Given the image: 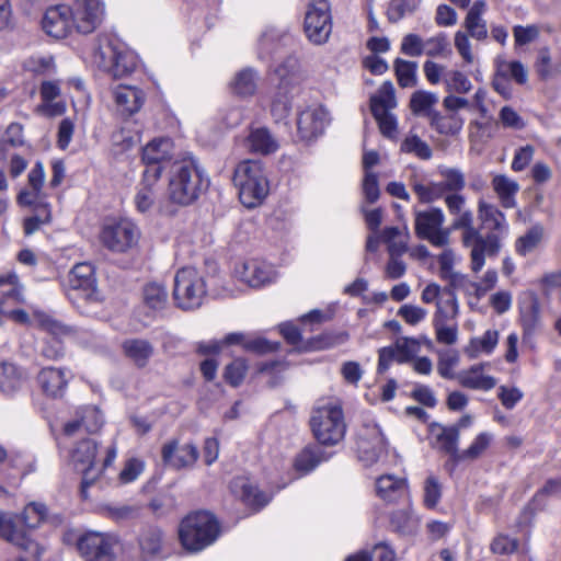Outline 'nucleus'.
<instances>
[{"label":"nucleus","mask_w":561,"mask_h":561,"mask_svg":"<svg viewBox=\"0 0 561 561\" xmlns=\"http://www.w3.org/2000/svg\"><path fill=\"white\" fill-rule=\"evenodd\" d=\"M117 456L114 446L108 447L103 460L99 457L98 444L91 438L78 442L69 453V465L81 476V494L87 497V490L94 484L103 471L110 467Z\"/></svg>","instance_id":"obj_1"},{"label":"nucleus","mask_w":561,"mask_h":561,"mask_svg":"<svg viewBox=\"0 0 561 561\" xmlns=\"http://www.w3.org/2000/svg\"><path fill=\"white\" fill-rule=\"evenodd\" d=\"M204 186L201 171L193 160H183L172 165L168 196L176 205L187 206L195 202Z\"/></svg>","instance_id":"obj_2"},{"label":"nucleus","mask_w":561,"mask_h":561,"mask_svg":"<svg viewBox=\"0 0 561 561\" xmlns=\"http://www.w3.org/2000/svg\"><path fill=\"white\" fill-rule=\"evenodd\" d=\"M240 202L248 208L260 206L270 192V184L262 164L259 161L240 162L233 175Z\"/></svg>","instance_id":"obj_3"},{"label":"nucleus","mask_w":561,"mask_h":561,"mask_svg":"<svg viewBox=\"0 0 561 561\" xmlns=\"http://www.w3.org/2000/svg\"><path fill=\"white\" fill-rule=\"evenodd\" d=\"M219 536L217 519L208 512L187 515L179 526V539L188 552H199Z\"/></svg>","instance_id":"obj_4"},{"label":"nucleus","mask_w":561,"mask_h":561,"mask_svg":"<svg viewBox=\"0 0 561 561\" xmlns=\"http://www.w3.org/2000/svg\"><path fill=\"white\" fill-rule=\"evenodd\" d=\"M310 426L320 444L340 443L346 431L341 404L333 400L320 402L312 411Z\"/></svg>","instance_id":"obj_5"},{"label":"nucleus","mask_w":561,"mask_h":561,"mask_svg":"<svg viewBox=\"0 0 561 561\" xmlns=\"http://www.w3.org/2000/svg\"><path fill=\"white\" fill-rule=\"evenodd\" d=\"M205 277L194 267H183L175 273L173 299L182 310L199 308L206 297Z\"/></svg>","instance_id":"obj_6"},{"label":"nucleus","mask_w":561,"mask_h":561,"mask_svg":"<svg viewBox=\"0 0 561 561\" xmlns=\"http://www.w3.org/2000/svg\"><path fill=\"white\" fill-rule=\"evenodd\" d=\"M304 32L313 45L325 44L332 33V13L328 0H310L306 7Z\"/></svg>","instance_id":"obj_7"},{"label":"nucleus","mask_w":561,"mask_h":561,"mask_svg":"<svg viewBox=\"0 0 561 561\" xmlns=\"http://www.w3.org/2000/svg\"><path fill=\"white\" fill-rule=\"evenodd\" d=\"M138 226L128 219L106 224L100 233L101 243L112 252L126 253L135 249L140 240Z\"/></svg>","instance_id":"obj_8"},{"label":"nucleus","mask_w":561,"mask_h":561,"mask_svg":"<svg viewBox=\"0 0 561 561\" xmlns=\"http://www.w3.org/2000/svg\"><path fill=\"white\" fill-rule=\"evenodd\" d=\"M67 7L75 32L80 34L94 32L105 16V4L102 0H71Z\"/></svg>","instance_id":"obj_9"},{"label":"nucleus","mask_w":561,"mask_h":561,"mask_svg":"<svg viewBox=\"0 0 561 561\" xmlns=\"http://www.w3.org/2000/svg\"><path fill=\"white\" fill-rule=\"evenodd\" d=\"M445 215L440 208L415 213V232L434 247H446L450 239V229H444Z\"/></svg>","instance_id":"obj_10"},{"label":"nucleus","mask_w":561,"mask_h":561,"mask_svg":"<svg viewBox=\"0 0 561 561\" xmlns=\"http://www.w3.org/2000/svg\"><path fill=\"white\" fill-rule=\"evenodd\" d=\"M232 276L251 288H260L275 282L277 273L263 260L247 259L234 264Z\"/></svg>","instance_id":"obj_11"},{"label":"nucleus","mask_w":561,"mask_h":561,"mask_svg":"<svg viewBox=\"0 0 561 561\" xmlns=\"http://www.w3.org/2000/svg\"><path fill=\"white\" fill-rule=\"evenodd\" d=\"M358 458L366 466L382 460L387 455L386 439L376 424H366L360 430L357 439Z\"/></svg>","instance_id":"obj_12"},{"label":"nucleus","mask_w":561,"mask_h":561,"mask_svg":"<svg viewBox=\"0 0 561 561\" xmlns=\"http://www.w3.org/2000/svg\"><path fill=\"white\" fill-rule=\"evenodd\" d=\"M119 543L101 533H88L83 535L78 549L87 561H114Z\"/></svg>","instance_id":"obj_13"},{"label":"nucleus","mask_w":561,"mask_h":561,"mask_svg":"<svg viewBox=\"0 0 561 561\" xmlns=\"http://www.w3.org/2000/svg\"><path fill=\"white\" fill-rule=\"evenodd\" d=\"M470 250V268L480 272L485 265V259L496 256L501 250V238L497 233L489 232L483 236L478 232L474 237L462 242Z\"/></svg>","instance_id":"obj_14"},{"label":"nucleus","mask_w":561,"mask_h":561,"mask_svg":"<svg viewBox=\"0 0 561 561\" xmlns=\"http://www.w3.org/2000/svg\"><path fill=\"white\" fill-rule=\"evenodd\" d=\"M161 174V167L146 168L134 197L135 207L139 213L148 214L154 209H158L160 213H165L158 207V182Z\"/></svg>","instance_id":"obj_15"},{"label":"nucleus","mask_w":561,"mask_h":561,"mask_svg":"<svg viewBox=\"0 0 561 561\" xmlns=\"http://www.w3.org/2000/svg\"><path fill=\"white\" fill-rule=\"evenodd\" d=\"M111 94L116 114L124 118L138 113L147 99L141 88L130 84H117L112 88Z\"/></svg>","instance_id":"obj_16"},{"label":"nucleus","mask_w":561,"mask_h":561,"mask_svg":"<svg viewBox=\"0 0 561 561\" xmlns=\"http://www.w3.org/2000/svg\"><path fill=\"white\" fill-rule=\"evenodd\" d=\"M71 297H82L88 301L99 299L94 268L90 263L76 264L68 275Z\"/></svg>","instance_id":"obj_17"},{"label":"nucleus","mask_w":561,"mask_h":561,"mask_svg":"<svg viewBox=\"0 0 561 561\" xmlns=\"http://www.w3.org/2000/svg\"><path fill=\"white\" fill-rule=\"evenodd\" d=\"M94 61L114 78H122L134 71L136 62L129 54L117 51L111 45L101 47L94 55Z\"/></svg>","instance_id":"obj_18"},{"label":"nucleus","mask_w":561,"mask_h":561,"mask_svg":"<svg viewBox=\"0 0 561 561\" xmlns=\"http://www.w3.org/2000/svg\"><path fill=\"white\" fill-rule=\"evenodd\" d=\"M7 317L20 324H36L49 334L64 336L70 333L67 325L56 321L49 314L34 309L32 314L23 309H13L7 312Z\"/></svg>","instance_id":"obj_19"},{"label":"nucleus","mask_w":561,"mask_h":561,"mask_svg":"<svg viewBox=\"0 0 561 561\" xmlns=\"http://www.w3.org/2000/svg\"><path fill=\"white\" fill-rule=\"evenodd\" d=\"M70 10L67 4H58L46 10L42 19L44 32L54 38H65L75 28L71 22Z\"/></svg>","instance_id":"obj_20"},{"label":"nucleus","mask_w":561,"mask_h":561,"mask_svg":"<svg viewBox=\"0 0 561 561\" xmlns=\"http://www.w3.org/2000/svg\"><path fill=\"white\" fill-rule=\"evenodd\" d=\"M161 455L167 466L180 470L194 466L198 458V450L193 444L180 445L176 440H172L163 445Z\"/></svg>","instance_id":"obj_21"},{"label":"nucleus","mask_w":561,"mask_h":561,"mask_svg":"<svg viewBox=\"0 0 561 561\" xmlns=\"http://www.w3.org/2000/svg\"><path fill=\"white\" fill-rule=\"evenodd\" d=\"M0 534L5 540L23 549L31 557L37 558L41 554L39 546L25 531L16 529V517L0 514Z\"/></svg>","instance_id":"obj_22"},{"label":"nucleus","mask_w":561,"mask_h":561,"mask_svg":"<svg viewBox=\"0 0 561 561\" xmlns=\"http://www.w3.org/2000/svg\"><path fill=\"white\" fill-rule=\"evenodd\" d=\"M488 363H480L458 371L457 382L470 390L489 391L496 386V378L488 374Z\"/></svg>","instance_id":"obj_23"},{"label":"nucleus","mask_w":561,"mask_h":561,"mask_svg":"<svg viewBox=\"0 0 561 561\" xmlns=\"http://www.w3.org/2000/svg\"><path fill=\"white\" fill-rule=\"evenodd\" d=\"M328 122V112L322 106L308 107L298 117V133L302 139L311 140L323 133Z\"/></svg>","instance_id":"obj_24"},{"label":"nucleus","mask_w":561,"mask_h":561,"mask_svg":"<svg viewBox=\"0 0 561 561\" xmlns=\"http://www.w3.org/2000/svg\"><path fill=\"white\" fill-rule=\"evenodd\" d=\"M103 416L96 407H84L77 413L73 421L68 422L64 427V434L68 437L83 432L94 433L101 428Z\"/></svg>","instance_id":"obj_25"},{"label":"nucleus","mask_w":561,"mask_h":561,"mask_svg":"<svg viewBox=\"0 0 561 561\" xmlns=\"http://www.w3.org/2000/svg\"><path fill=\"white\" fill-rule=\"evenodd\" d=\"M46 173L44 164L37 161L27 174V184L31 190H22L16 202L20 206H32L37 202H45L43 199L42 188L45 183Z\"/></svg>","instance_id":"obj_26"},{"label":"nucleus","mask_w":561,"mask_h":561,"mask_svg":"<svg viewBox=\"0 0 561 561\" xmlns=\"http://www.w3.org/2000/svg\"><path fill=\"white\" fill-rule=\"evenodd\" d=\"M477 211L482 228L488 229L489 232L497 233L500 238L507 234L506 217L496 206L480 199Z\"/></svg>","instance_id":"obj_27"},{"label":"nucleus","mask_w":561,"mask_h":561,"mask_svg":"<svg viewBox=\"0 0 561 561\" xmlns=\"http://www.w3.org/2000/svg\"><path fill=\"white\" fill-rule=\"evenodd\" d=\"M42 391L51 398H60L64 396L68 379L65 371L54 367H47L39 371L37 377Z\"/></svg>","instance_id":"obj_28"},{"label":"nucleus","mask_w":561,"mask_h":561,"mask_svg":"<svg viewBox=\"0 0 561 561\" xmlns=\"http://www.w3.org/2000/svg\"><path fill=\"white\" fill-rule=\"evenodd\" d=\"M376 493L385 502H396L408 494L407 481L393 474H383L376 480Z\"/></svg>","instance_id":"obj_29"},{"label":"nucleus","mask_w":561,"mask_h":561,"mask_svg":"<svg viewBox=\"0 0 561 561\" xmlns=\"http://www.w3.org/2000/svg\"><path fill=\"white\" fill-rule=\"evenodd\" d=\"M172 153L173 142L170 138H154L144 147L142 161L147 168L160 167V163L169 160Z\"/></svg>","instance_id":"obj_30"},{"label":"nucleus","mask_w":561,"mask_h":561,"mask_svg":"<svg viewBox=\"0 0 561 561\" xmlns=\"http://www.w3.org/2000/svg\"><path fill=\"white\" fill-rule=\"evenodd\" d=\"M486 9L488 4L484 0L474 1L463 21V26L469 35L477 41H483L488 37L486 22L482 18Z\"/></svg>","instance_id":"obj_31"},{"label":"nucleus","mask_w":561,"mask_h":561,"mask_svg":"<svg viewBox=\"0 0 561 561\" xmlns=\"http://www.w3.org/2000/svg\"><path fill=\"white\" fill-rule=\"evenodd\" d=\"M122 350L125 357L139 368L147 366L153 354L152 345L148 341L139 339L124 341Z\"/></svg>","instance_id":"obj_32"},{"label":"nucleus","mask_w":561,"mask_h":561,"mask_svg":"<svg viewBox=\"0 0 561 561\" xmlns=\"http://www.w3.org/2000/svg\"><path fill=\"white\" fill-rule=\"evenodd\" d=\"M232 491L240 496L247 505L254 510L263 507L268 502V497L265 494L243 478H239L233 481Z\"/></svg>","instance_id":"obj_33"},{"label":"nucleus","mask_w":561,"mask_h":561,"mask_svg":"<svg viewBox=\"0 0 561 561\" xmlns=\"http://www.w3.org/2000/svg\"><path fill=\"white\" fill-rule=\"evenodd\" d=\"M0 301L12 304H25L24 286L20 283L15 273H7L0 276Z\"/></svg>","instance_id":"obj_34"},{"label":"nucleus","mask_w":561,"mask_h":561,"mask_svg":"<svg viewBox=\"0 0 561 561\" xmlns=\"http://www.w3.org/2000/svg\"><path fill=\"white\" fill-rule=\"evenodd\" d=\"M459 316V302L453 291H448L445 298L436 302V310L433 314V324L457 322Z\"/></svg>","instance_id":"obj_35"},{"label":"nucleus","mask_w":561,"mask_h":561,"mask_svg":"<svg viewBox=\"0 0 561 561\" xmlns=\"http://www.w3.org/2000/svg\"><path fill=\"white\" fill-rule=\"evenodd\" d=\"M492 186L503 207L512 208L515 205V195L519 190L516 181L506 175L497 174L492 180Z\"/></svg>","instance_id":"obj_36"},{"label":"nucleus","mask_w":561,"mask_h":561,"mask_svg":"<svg viewBox=\"0 0 561 561\" xmlns=\"http://www.w3.org/2000/svg\"><path fill=\"white\" fill-rule=\"evenodd\" d=\"M397 106L394 95V88L390 81L381 84L378 92L370 99V110L373 115H380V113L390 112Z\"/></svg>","instance_id":"obj_37"},{"label":"nucleus","mask_w":561,"mask_h":561,"mask_svg":"<svg viewBox=\"0 0 561 561\" xmlns=\"http://www.w3.org/2000/svg\"><path fill=\"white\" fill-rule=\"evenodd\" d=\"M256 87V73L250 68L238 71L229 83L231 92L242 98L253 95Z\"/></svg>","instance_id":"obj_38"},{"label":"nucleus","mask_w":561,"mask_h":561,"mask_svg":"<svg viewBox=\"0 0 561 561\" xmlns=\"http://www.w3.org/2000/svg\"><path fill=\"white\" fill-rule=\"evenodd\" d=\"M382 241L387 244L389 256L402 255L408 250L409 232L397 227H388L382 231Z\"/></svg>","instance_id":"obj_39"},{"label":"nucleus","mask_w":561,"mask_h":561,"mask_svg":"<svg viewBox=\"0 0 561 561\" xmlns=\"http://www.w3.org/2000/svg\"><path fill=\"white\" fill-rule=\"evenodd\" d=\"M248 145L253 152L268 154L277 150L278 142L266 128L253 129L248 137Z\"/></svg>","instance_id":"obj_40"},{"label":"nucleus","mask_w":561,"mask_h":561,"mask_svg":"<svg viewBox=\"0 0 561 561\" xmlns=\"http://www.w3.org/2000/svg\"><path fill=\"white\" fill-rule=\"evenodd\" d=\"M545 238V229L540 225H535L522 234L515 241V251L519 255H527L536 251Z\"/></svg>","instance_id":"obj_41"},{"label":"nucleus","mask_w":561,"mask_h":561,"mask_svg":"<svg viewBox=\"0 0 561 561\" xmlns=\"http://www.w3.org/2000/svg\"><path fill=\"white\" fill-rule=\"evenodd\" d=\"M499 342V332L496 330H488L481 337L471 339L466 353L469 357L474 358L480 354H490Z\"/></svg>","instance_id":"obj_42"},{"label":"nucleus","mask_w":561,"mask_h":561,"mask_svg":"<svg viewBox=\"0 0 561 561\" xmlns=\"http://www.w3.org/2000/svg\"><path fill=\"white\" fill-rule=\"evenodd\" d=\"M31 207L34 208L35 214L24 220V232L31 236L36 232L41 226L51 221V208L47 202H37Z\"/></svg>","instance_id":"obj_43"},{"label":"nucleus","mask_w":561,"mask_h":561,"mask_svg":"<svg viewBox=\"0 0 561 561\" xmlns=\"http://www.w3.org/2000/svg\"><path fill=\"white\" fill-rule=\"evenodd\" d=\"M163 541L162 531L159 528L151 527L140 535L139 547L146 558H152L161 551Z\"/></svg>","instance_id":"obj_44"},{"label":"nucleus","mask_w":561,"mask_h":561,"mask_svg":"<svg viewBox=\"0 0 561 561\" xmlns=\"http://www.w3.org/2000/svg\"><path fill=\"white\" fill-rule=\"evenodd\" d=\"M463 118L457 113L440 115L435 113L432 116V126L442 135H456L463 126Z\"/></svg>","instance_id":"obj_45"},{"label":"nucleus","mask_w":561,"mask_h":561,"mask_svg":"<svg viewBox=\"0 0 561 561\" xmlns=\"http://www.w3.org/2000/svg\"><path fill=\"white\" fill-rule=\"evenodd\" d=\"M460 363V355L455 350H446L438 353L437 373L445 379L457 380L456 368Z\"/></svg>","instance_id":"obj_46"},{"label":"nucleus","mask_w":561,"mask_h":561,"mask_svg":"<svg viewBox=\"0 0 561 561\" xmlns=\"http://www.w3.org/2000/svg\"><path fill=\"white\" fill-rule=\"evenodd\" d=\"M391 525L402 534H412L417 529L419 518L413 514L410 507H404L393 512L391 515Z\"/></svg>","instance_id":"obj_47"},{"label":"nucleus","mask_w":561,"mask_h":561,"mask_svg":"<svg viewBox=\"0 0 561 561\" xmlns=\"http://www.w3.org/2000/svg\"><path fill=\"white\" fill-rule=\"evenodd\" d=\"M496 75L503 78H512L519 84L527 81V71L519 61H507L499 58L496 60Z\"/></svg>","instance_id":"obj_48"},{"label":"nucleus","mask_w":561,"mask_h":561,"mask_svg":"<svg viewBox=\"0 0 561 561\" xmlns=\"http://www.w3.org/2000/svg\"><path fill=\"white\" fill-rule=\"evenodd\" d=\"M322 461V453L313 448L301 450L294 461V468L300 474H306Z\"/></svg>","instance_id":"obj_49"},{"label":"nucleus","mask_w":561,"mask_h":561,"mask_svg":"<svg viewBox=\"0 0 561 561\" xmlns=\"http://www.w3.org/2000/svg\"><path fill=\"white\" fill-rule=\"evenodd\" d=\"M393 66L398 83L402 88H409L415 84L417 68L416 62L397 58Z\"/></svg>","instance_id":"obj_50"},{"label":"nucleus","mask_w":561,"mask_h":561,"mask_svg":"<svg viewBox=\"0 0 561 561\" xmlns=\"http://www.w3.org/2000/svg\"><path fill=\"white\" fill-rule=\"evenodd\" d=\"M144 301L149 308L160 310L167 305L168 291L160 284H148L144 288Z\"/></svg>","instance_id":"obj_51"},{"label":"nucleus","mask_w":561,"mask_h":561,"mask_svg":"<svg viewBox=\"0 0 561 561\" xmlns=\"http://www.w3.org/2000/svg\"><path fill=\"white\" fill-rule=\"evenodd\" d=\"M493 436L490 433L483 432L476 436L467 449H465L459 459L474 460L480 458L492 443Z\"/></svg>","instance_id":"obj_52"},{"label":"nucleus","mask_w":561,"mask_h":561,"mask_svg":"<svg viewBox=\"0 0 561 561\" xmlns=\"http://www.w3.org/2000/svg\"><path fill=\"white\" fill-rule=\"evenodd\" d=\"M22 381V375L19 369L7 363L0 364V389L3 392H11L18 389Z\"/></svg>","instance_id":"obj_53"},{"label":"nucleus","mask_w":561,"mask_h":561,"mask_svg":"<svg viewBox=\"0 0 561 561\" xmlns=\"http://www.w3.org/2000/svg\"><path fill=\"white\" fill-rule=\"evenodd\" d=\"M24 69L35 75H50L55 72L54 58L49 55H34L24 61Z\"/></svg>","instance_id":"obj_54"},{"label":"nucleus","mask_w":561,"mask_h":561,"mask_svg":"<svg viewBox=\"0 0 561 561\" xmlns=\"http://www.w3.org/2000/svg\"><path fill=\"white\" fill-rule=\"evenodd\" d=\"M444 83L446 90L456 93H468L472 84L468 77L460 70L453 69L445 73Z\"/></svg>","instance_id":"obj_55"},{"label":"nucleus","mask_w":561,"mask_h":561,"mask_svg":"<svg viewBox=\"0 0 561 561\" xmlns=\"http://www.w3.org/2000/svg\"><path fill=\"white\" fill-rule=\"evenodd\" d=\"M456 216L450 230H462L461 242L480 232V230L473 226V215L471 210L466 209Z\"/></svg>","instance_id":"obj_56"},{"label":"nucleus","mask_w":561,"mask_h":561,"mask_svg":"<svg viewBox=\"0 0 561 561\" xmlns=\"http://www.w3.org/2000/svg\"><path fill=\"white\" fill-rule=\"evenodd\" d=\"M438 101L437 94L427 91H416L412 94L410 107L414 114H425Z\"/></svg>","instance_id":"obj_57"},{"label":"nucleus","mask_w":561,"mask_h":561,"mask_svg":"<svg viewBox=\"0 0 561 561\" xmlns=\"http://www.w3.org/2000/svg\"><path fill=\"white\" fill-rule=\"evenodd\" d=\"M401 150L407 153H413L423 160H427L432 157L430 146L416 135L407 136L401 145Z\"/></svg>","instance_id":"obj_58"},{"label":"nucleus","mask_w":561,"mask_h":561,"mask_svg":"<svg viewBox=\"0 0 561 561\" xmlns=\"http://www.w3.org/2000/svg\"><path fill=\"white\" fill-rule=\"evenodd\" d=\"M423 54L428 57H444L449 53V44L445 34H436L424 41Z\"/></svg>","instance_id":"obj_59"},{"label":"nucleus","mask_w":561,"mask_h":561,"mask_svg":"<svg viewBox=\"0 0 561 561\" xmlns=\"http://www.w3.org/2000/svg\"><path fill=\"white\" fill-rule=\"evenodd\" d=\"M392 346L396 348L398 363L409 362L421 350L419 341L411 337L398 339Z\"/></svg>","instance_id":"obj_60"},{"label":"nucleus","mask_w":561,"mask_h":561,"mask_svg":"<svg viewBox=\"0 0 561 561\" xmlns=\"http://www.w3.org/2000/svg\"><path fill=\"white\" fill-rule=\"evenodd\" d=\"M247 373V362L243 358H237L226 366L224 377L229 385L237 387L244 380Z\"/></svg>","instance_id":"obj_61"},{"label":"nucleus","mask_w":561,"mask_h":561,"mask_svg":"<svg viewBox=\"0 0 561 561\" xmlns=\"http://www.w3.org/2000/svg\"><path fill=\"white\" fill-rule=\"evenodd\" d=\"M412 187L422 203H432L439 199L444 194L443 185L439 183L424 184L415 182L413 183Z\"/></svg>","instance_id":"obj_62"},{"label":"nucleus","mask_w":561,"mask_h":561,"mask_svg":"<svg viewBox=\"0 0 561 561\" xmlns=\"http://www.w3.org/2000/svg\"><path fill=\"white\" fill-rule=\"evenodd\" d=\"M435 337L438 343L454 345L458 341L457 322L433 324Z\"/></svg>","instance_id":"obj_63"},{"label":"nucleus","mask_w":561,"mask_h":561,"mask_svg":"<svg viewBox=\"0 0 561 561\" xmlns=\"http://www.w3.org/2000/svg\"><path fill=\"white\" fill-rule=\"evenodd\" d=\"M398 316L403 319L407 324L417 325L427 317V310L411 304L402 305L398 310Z\"/></svg>","instance_id":"obj_64"}]
</instances>
